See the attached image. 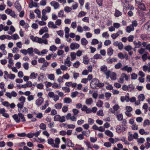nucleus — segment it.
Masks as SVG:
<instances>
[{"instance_id":"obj_1","label":"nucleus","mask_w":150,"mask_h":150,"mask_svg":"<svg viewBox=\"0 0 150 150\" xmlns=\"http://www.w3.org/2000/svg\"><path fill=\"white\" fill-rule=\"evenodd\" d=\"M12 117L17 123H19L21 122H24L26 121L24 115L20 112L18 114H14L12 116Z\"/></svg>"},{"instance_id":"obj_2","label":"nucleus","mask_w":150,"mask_h":150,"mask_svg":"<svg viewBox=\"0 0 150 150\" xmlns=\"http://www.w3.org/2000/svg\"><path fill=\"white\" fill-rule=\"evenodd\" d=\"M55 143H54V140L52 138H49L47 140L48 144L51 145V146L54 148H58L59 147V144L60 143V139L58 137L56 138L54 140Z\"/></svg>"},{"instance_id":"obj_3","label":"nucleus","mask_w":150,"mask_h":150,"mask_svg":"<svg viewBox=\"0 0 150 150\" xmlns=\"http://www.w3.org/2000/svg\"><path fill=\"white\" fill-rule=\"evenodd\" d=\"M30 38L33 41L39 44L44 43L46 45L48 44L47 40L46 39H42L41 38H39L37 37H34L33 35L30 36Z\"/></svg>"},{"instance_id":"obj_4","label":"nucleus","mask_w":150,"mask_h":150,"mask_svg":"<svg viewBox=\"0 0 150 150\" xmlns=\"http://www.w3.org/2000/svg\"><path fill=\"white\" fill-rule=\"evenodd\" d=\"M135 88L134 86L132 84L127 86L126 85H123L122 88V89L124 91H128L129 92H132Z\"/></svg>"},{"instance_id":"obj_5","label":"nucleus","mask_w":150,"mask_h":150,"mask_svg":"<svg viewBox=\"0 0 150 150\" xmlns=\"http://www.w3.org/2000/svg\"><path fill=\"white\" fill-rule=\"evenodd\" d=\"M54 121H59L60 122H64L66 120L64 116H61L59 115H55L54 117Z\"/></svg>"},{"instance_id":"obj_6","label":"nucleus","mask_w":150,"mask_h":150,"mask_svg":"<svg viewBox=\"0 0 150 150\" xmlns=\"http://www.w3.org/2000/svg\"><path fill=\"white\" fill-rule=\"evenodd\" d=\"M99 82V80L96 78L93 79L90 83L91 87L93 89H97V86Z\"/></svg>"},{"instance_id":"obj_7","label":"nucleus","mask_w":150,"mask_h":150,"mask_svg":"<svg viewBox=\"0 0 150 150\" xmlns=\"http://www.w3.org/2000/svg\"><path fill=\"white\" fill-rule=\"evenodd\" d=\"M5 12L6 14L9 15L14 18H16V15L14 11H12L11 9L7 8L5 11Z\"/></svg>"},{"instance_id":"obj_8","label":"nucleus","mask_w":150,"mask_h":150,"mask_svg":"<svg viewBox=\"0 0 150 150\" xmlns=\"http://www.w3.org/2000/svg\"><path fill=\"white\" fill-rule=\"evenodd\" d=\"M62 139L65 144H67V146L71 147H74V144H73L71 140L69 139H66L64 137H62Z\"/></svg>"},{"instance_id":"obj_9","label":"nucleus","mask_w":150,"mask_h":150,"mask_svg":"<svg viewBox=\"0 0 150 150\" xmlns=\"http://www.w3.org/2000/svg\"><path fill=\"white\" fill-rule=\"evenodd\" d=\"M121 70L122 71H126L127 73H131L132 71V68L131 67H128L127 65L121 68Z\"/></svg>"},{"instance_id":"obj_10","label":"nucleus","mask_w":150,"mask_h":150,"mask_svg":"<svg viewBox=\"0 0 150 150\" xmlns=\"http://www.w3.org/2000/svg\"><path fill=\"white\" fill-rule=\"evenodd\" d=\"M126 130L125 127L123 125H117L116 128V132L118 133H120Z\"/></svg>"},{"instance_id":"obj_11","label":"nucleus","mask_w":150,"mask_h":150,"mask_svg":"<svg viewBox=\"0 0 150 150\" xmlns=\"http://www.w3.org/2000/svg\"><path fill=\"white\" fill-rule=\"evenodd\" d=\"M50 4L52 6L54 7V9L55 10L58 8L60 6L58 2L54 1L51 2Z\"/></svg>"},{"instance_id":"obj_12","label":"nucleus","mask_w":150,"mask_h":150,"mask_svg":"<svg viewBox=\"0 0 150 150\" xmlns=\"http://www.w3.org/2000/svg\"><path fill=\"white\" fill-rule=\"evenodd\" d=\"M29 6L30 8H32L34 7L38 8V3L33 2V0H29Z\"/></svg>"},{"instance_id":"obj_13","label":"nucleus","mask_w":150,"mask_h":150,"mask_svg":"<svg viewBox=\"0 0 150 150\" xmlns=\"http://www.w3.org/2000/svg\"><path fill=\"white\" fill-rule=\"evenodd\" d=\"M44 101L43 98L42 97H40L36 100L35 104L37 106H39L43 103Z\"/></svg>"},{"instance_id":"obj_14","label":"nucleus","mask_w":150,"mask_h":150,"mask_svg":"<svg viewBox=\"0 0 150 150\" xmlns=\"http://www.w3.org/2000/svg\"><path fill=\"white\" fill-rule=\"evenodd\" d=\"M117 61V59L116 58H108L106 59L107 62L108 64H111L113 62H116Z\"/></svg>"},{"instance_id":"obj_15","label":"nucleus","mask_w":150,"mask_h":150,"mask_svg":"<svg viewBox=\"0 0 150 150\" xmlns=\"http://www.w3.org/2000/svg\"><path fill=\"white\" fill-rule=\"evenodd\" d=\"M65 117V118H66L67 120H70L73 121L75 120V117L74 115L71 116V114L70 113H68Z\"/></svg>"},{"instance_id":"obj_16","label":"nucleus","mask_w":150,"mask_h":150,"mask_svg":"<svg viewBox=\"0 0 150 150\" xmlns=\"http://www.w3.org/2000/svg\"><path fill=\"white\" fill-rule=\"evenodd\" d=\"M15 7L18 11L20 12L22 10L21 6L18 1H17L15 2Z\"/></svg>"},{"instance_id":"obj_17","label":"nucleus","mask_w":150,"mask_h":150,"mask_svg":"<svg viewBox=\"0 0 150 150\" xmlns=\"http://www.w3.org/2000/svg\"><path fill=\"white\" fill-rule=\"evenodd\" d=\"M48 31V29L46 26L42 27L39 32V34L40 35H42L44 33L47 32Z\"/></svg>"},{"instance_id":"obj_18","label":"nucleus","mask_w":150,"mask_h":150,"mask_svg":"<svg viewBox=\"0 0 150 150\" xmlns=\"http://www.w3.org/2000/svg\"><path fill=\"white\" fill-rule=\"evenodd\" d=\"M64 64L68 67H70L71 65V62L70 61L69 57H67V58L64 61Z\"/></svg>"},{"instance_id":"obj_19","label":"nucleus","mask_w":150,"mask_h":150,"mask_svg":"<svg viewBox=\"0 0 150 150\" xmlns=\"http://www.w3.org/2000/svg\"><path fill=\"white\" fill-rule=\"evenodd\" d=\"M134 29V28L133 26H127L126 29V31L128 33H130L131 31H133Z\"/></svg>"},{"instance_id":"obj_20","label":"nucleus","mask_w":150,"mask_h":150,"mask_svg":"<svg viewBox=\"0 0 150 150\" xmlns=\"http://www.w3.org/2000/svg\"><path fill=\"white\" fill-rule=\"evenodd\" d=\"M133 43L136 48H139L142 45V43L139 41L134 40L133 42Z\"/></svg>"},{"instance_id":"obj_21","label":"nucleus","mask_w":150,"mask_h":150,"mask_svg":"<svg viewBox=\"0 0 150 150\" xmlns=\"http://www.w3.org/2000/svg\"><path fill=\"white\" fill-rule=\"evenodd\" d=\"M48 26L49 28H57V27L56 25L54 24V23L52 21H50L48 23Z\"/></svg>"},{"instance_id":"obj_22","label":"nucleus","mask_w":150,"mask_h":150,"mask_svg":"<svg viewBox=\"0 0 150 150\" xmlns=\"http://www.w3.org/2000/svg\"><path fill=\"white\" fill-rule=\"evenodd\" d=\"M107 54L109 56H111L112 55L113 52V50L111 47L108 48L107 50Z\"/></svg>"},{"instance_id":"obj_23","label":"nucleus","mask_w":150,"mask_h":150,"mask_svg":"<svg viewBox=\"0 0 150 150\" xmlns=\"http://www.w3.org/2000/svg\"><path fill=\"white\" fill-rule=\"evenodd\" d=\"M28 54H29L30 56H33L34 54L33 49L32 47L28 48L27 49Z\"/></svg>"},{"instance_id":"obj_24","label":"nucleus","mask_w":150,"mask_h":150,"mask_svg":"<svg viewBox=\"0 0 150 150\" xmlns=\"http://www.w3.org/2000/svg\"><path fill=\"white\" fill-rule=\"evenodd\" d=\"M70 29L68 27H66L64 29L65 32V37L66 38H67L69 35V33Z\"/></svg>"},{"instance_id":"obj_25","label":"nucleus","mask_w":150,"mask_h":150,"mask_svg":"<svg viewBox=\"0 0 150 150\" xmlns=\"http://www.w3.org/2000/svg\"><path fill=\"white\" fill-rule=\"evenodd\" d=\"M64 103H69L71 102V99L68 97H65L63 99Z\"/></svg>"},{"instance_id":"obj_26","label":"nucleus","mask_w":150,"mask_h":150,"mask_svg":"<svg viewBox=\"0 0 150 150\" xmlns=\"http://www.w3.org/2000/svg\"><path fill=\"white\" fill-rule=\"evenodd\" d=\"M93 102V101L92 98H90L86 100L85 103L86 105H91Z\"/></svg>"},{"instance_id":"obj_27","label":"nucleus","mask_w":150,"mask_h":150,"mask_svg":"<svg viewBox=\"0 0 150 150\" xmlns=\"http://www.w3.org/2000/svg\"><path fill=\"white\" fill-rule=\"evenodd\" d=\"M105 134L108 136L112 137L113 136V133L109 130H106L105 132Z\"/></svg>"},{"instance_id":"obj_28","label":"nucleus","mask_w":150,"mask_h":150,"mask_svg":"<svg viewBox=\"0 0 150 150\" xmlns=\"http://www.w3.org/2000/svg\"><path fill=\"white\" fill-rule=\"evenodd\" d=\"M116 74L115 72H112L110 75V77L111 80H115L116 79Z\"/></svg>"},{"instance_id":"obj_29","label":"nucleus","mask_w":150,"mask_h":150,"mask_svg":"<svg viewBox=\"0 0 150 150\" xmlns=\"http://www.w3.org/2000/svg\"><path fill=\"white\" fill-rule=\"evenodd\" d=\"M81 44L83 45H86L88 43V41L85 38H82L81 40Z\"/></svg>"},{"instance_id":"obj_30","label":"nucleus","mask_w":150,"mask_h":150,"mask_svg":"<svg viewBox=\"0 0 150 150\" xmlns=\"http://www.w3.org/2000/svg\"><path fill=\"white\" fill-rule=\"evenodd\" d=\"M100 69V71L104 73L107 70L108 68L106 66L104 65L101 67Z\"/></svg>"},{"instance_id":"obj_31","label":"nucleus","mask_w":150,"mask_h":150,"mask_svg":"<svg viewBox=\"0 0 150 150\" xmlns=\"http://www.w3.org/2000/svg\"><path fill=\"white\" fill-rule=\"evenodd\" d=\"M38 76V74L37 73H35L34 72H32L31 73L29 77L30 79H35L36 78L37 76Z\"/></svg>"},{"instance_id":"obj_32","label":"nucleus","mask_w":150,"mask_h":150,"mask_svg":"<svg viewBox=\"0 0 150 150\" xmlns=\"http://www.w3.org/2000/svg\"><path fill=\"white\" fill-rule=\"evenodd\" d=\"M138 7L140 9L142 10L145 11L146 10L145 5L143 3L139 4Z\"/></svg>"},{"instance_id":"obj_33","label":"nucleus","mask_w":150,"mask_h":150,"mask_svg":"<svg viewBox=\"0 0 150 150\" xmlns=\"http://www.w3.org/2000/svg\"><path fill=\"white\" fill-rule=\"evenodd\" d=\"M145 98L143 94H140L138 97V100L141 101H143Z\"/></svg>"},{"instance_id":"obj_34","label":"nucleus","mask_w":150,"mask_h":150,"mask_svg":"<svg viewBox=\"0 0 150 150\" xmlns=\"http://www.w3.org/2000/svg\"><path fill=\"white\" fill-rule=\"evenodd\" d=\"M24 104V103L21 102L19 103H18L17 105V106L18 108V111L19 112H20V110H21V108H22L23 107Z\"/></svg>"},{"instance_id":"obj_35","label":"nucleus","mask_w":150,"mask_h":150,"mask_svg":"<svg viewBox=\"0 0 150 150\" xmlns=\"http://www.w3.org/2000/svg\"><path fill=\"white\" fill-rule=\"evenodd\" d=\"M39 127L41 129L45 130L46 128V125L44 123H41L39 125Z\"/></svg>"},{"instance_id":"obj_36","label":"nucleus","mask_w":150,"mask_h":150,"mask_svg":"<svg viewBox=\"0 0 150 150\" xmlns=\"http://www.w3.org/2000/svg\"><path fill=\"white\" fill-rule=\"evenodd\" d=\"M109 36V35L108 32H104L102 34V37L106 39L108 38Z\"/></svg>"},{"instance_id":"obj_37","label":"nucleus","mask_w":150,"mask_h":150,"mask_svg":"<svg viewBox=\"0 0 150 150\" xmlns=\"http://www.w3.org/2000/svg\"><path fill=\"white\" fill-rule=\"evenodd\" d=\"M49 105V103H48V100H46L45 102V104L44 105L42 106L41 107H40V109L42 110H43L45 109L46 107L48 106Z\"/></svg>"},{"instance_id":"obj_38","label":"nucleus","mask_w":150,"mask_h":150,"mask_svg":"<svg viewBox=\"0 0 150 150\" xmlns=\"http://www.w3.org/2000/svg\"><path fill=\"white\" fill-rule=\"evenodd\" d=\"M54 106L57 109H60L62 106V104L61 103H56L54 105Z\"/></svg>"},{"instance_id":"obj_39","label":"nucleus","mask_w":150,"mask_h":150,"mask_svg":"<svg viewBox=\"0 0 150 150\" xmlns=\"http://www.w3.org/2000/svg\"><path fill=\"white\" fill-rule=\"evenodd\" d=\"M122 15V13L118 10L116 9L115 13V16L116 17H118Z\"/></svg>"},{"instance_id":"obj_40","label":"nucleus","mask_w":150,"mask_h":150,"mask_svg":"<svg viewBox=\"0 0 150 150\" xmlns=\"http://www.w3.org/2000/svg\"><path fill=\"white\" fill-rule=\"evenodd\" d=\"M44 77V74L42 73H40L39 74V76L38 78V80L39 81H42Z\"/></svg>"},{"instance_id":"obj_41","label":"nucleus","mask_w":150,"mask_h":150,"mask_svg":"<svg viewBox=\"0 0 150 150\" xmlns=\"http://www.w3.org/2000/svg\"><path fill=\"white\" fill-rule=\"evenodd\" d=\"M26 98L23 96H21L18 98V100L21 103H24L25 101Z\"/></svg>"},{"instance_id":"obj_42","label":"nucleus","mask_w":150,"mask_h":150,"mask_svg":"<svg viewBox=\"0 0 150 150\" xmlns=\"http://www.w3.org/2000/svg\"><path fill=\"white\" fill-rule=\"evenodd\" d=\"M72 10L71 7L68 6H65L64 8V10L66 13H68L70 12Z\"/></svg>"},{"instance_id":"obj_43","label":"nucleus","mask_w":150,"mask_h":150,"mask_svg":"<svg viewBox=\"0 0 150 150\" xmlns=\"http://www.w3.org/2000/svg\"><path fill=\"white\" fill-rule=\"evenodd\" d=\"M47 78L51 80H54L55 76L53 74H51L48 75Z\"/></svg>"},{"instance_id":"obj_44","label":"nucleus","mask_w":150,"mask_h":150,"mask_svg":"<svg viewBox=\"0 0 150 150\" xmlns=\"http://www.w3.org/2000/svg\"><path fill=\"white\" fill-rule=\"evenodd\" d=\"M83 135L85 136L86 137H89L90 135V130H88V131H83L82 132Z\"/></svg>"},{"instance_id":"obj_45","label":"nucleus","mask_w":150,"mask_h":150,"mask_svg":"<svg viewBox=\"0 0 150 150\" xmlns=\"http://www.w3.org/2000/svg\"><path fill=\"white\" fill-rule=\"evenodd\" d=\"M83 62L84 64H87L89 62L88 57L87 56H85L83 57Z\"/></svg>"},{"instance_id":"obj_46","label":"nucleus","mask_w":150,"mask_h":150,"mask_svg":"<svg viewBox=\"0 0 150 150\" xmlns=\"http://www.w3.org/2000/svg\"><path fill=\"white\" fill-rule=\"evenodd\" d=\"M117 118L118 121H121L123 120V117L122 114H119L117 115Z\"/></svg>"},{"instance_id":"obj_47","label":"nucleus","mask_w":150,"mask_h":150,"mask_svg":"<svg viewBox=\"0 0 150 150\" xmlns=\"http://www.w3.org/2000/svg\"><path fill=\"white\" fill-rule=\"evenodd\" d=\"M52 87L54 88H59L61 87L60 85H59L56 83H52Z\"/></svg>"},{"instance_id":"obj_48","label":"nucleus","mask_w":150,"mask_h":150,"mask_svg":"<svg viewBox=\"0 0 150 150\" xmlns=\"http://www.w3.org/2000/svg\"><path fill=\"white\" fill-rule=\"evenodd\" d=\"M149 125H150V121L148 119L144 120L143 123V126L145 127Z\"/></svg>"},{"instance_id":"obj_49","label":"nucleus","mask_w":150,"mask_h":150,"mask_svg":"<svg viewBox=\"0 0 150 150\" xmlns=\"http://www.w3.org/2000/svg\"><path fill=\"white\" fill-rule=\"evenodd\" d=\"M99 42L97 39H93L92 40L91 44L93 45H96L98 44Z\"/></svg>"},{"instance_id":"obj_50","label":"nucleus","mask_w":150,"mask_h":150,"mask_svg":"<svg viewBox=\"0 0 150 150\" xmlns=\"http://www.w3.org/2000/svg\"><path fill=\"white\" fill-rule=\"evenodd\" d=\"M145 139L144 138L141 137L138 139L137 141L139 144H143L145 142Z\"/></svg>"},{"instance_id":"obj_51","label":"nucleus","mask_w":150,"mask_h":150,"mask_svg":"<svg viewBox=\"0 0 150 150\" xmlns=\"http://www.w3.org/2000/svg\"><path fill=\"white\" fill-rule=\"evenodd\" d=\"M148 54V52H145L144 54L142 55V58L143 61H145L146 60Z\"/></svg>"},{"instance_id":"obj_52","label":"nucleus","mask_w":150,"mask_h":150,"mask_svg":"<svg viewBox=\"0 0 150 150\" xmlns=\"http://www.w3.org/2000/svg\"><path fill=\"white\" fill-rule=\"evenodd\" d=\"M128 141H132L134 138V137H133V134H130V132H128Z\"/></svg>"},{"instance_id":"obj_53","label":"nucleus","mask_w":150,"mask_h":150,"mask_svg":"<svg viewBox=\"0 0 150 150\" xmlns=\"http://www.w3.org/2000/svg\"><path fill=\"white\" fill-rule=\"evenodd\" d=\"M122 76L123 79H125L126 81H128L129 79V76L127 75L125 73H122L121 74Z\"/></svg>"},{"instance_id":"obj_54","label":"nucleus","mask_w":150,"mask_h":150,"mask_svg":"<svg viewBox=\"0 0 150 150\" xmlns=\"http://www.w3.org/2000/svg\"><path fill=\"white\" fill-rule=\"evenodd\" d=\"M104 74L106 75V79H108L110 77L111 73L110 71L108 70H107Z\"/></svg>"},{"instance_id":"obj_55","label":"nucleus","mask_w":150,"mask_h":150,"mask_svg":"<svg viewBox=\"0 0 150 150\" xmlns=\"http://www.w3.org/2000/svg\"><path fill=\"white\" fill-rule=\"evenodd\" d=\"M34 12L37 14L38 17L39 18H41V13L40 10L36 9L35 10Z\"/></svg>"},{"instance_id":"obj_56","label":"nucleus","mask_w":150,"mask_h":150,"mask_svg":"<svg viewBox=\"0 0 150 150\" xmlns=\"http://www.w3.org/2000/svg\"><path fill=\"white\" fill-rule=\"evenodd\" d=\"M103 102L100 100H98L96 103V105L98 107H102V105L103 104Z\"/></svg>"},{"instance_id":"obj_57","label":"nucleus","mask_w":150,"mask_h":150,"mask_svg":"<svg viewBox=\"0 0 150 150\" xmlns=\"http://www.w3.org/2000/svg\"><path fill=\"white\" fill-rule=\"evenodd\" d=\"M97 4L99 6H102L103 5V0H96Z\"/></svg>"},{"instance_id":"obj_58","label":"nucleus","mask_w":150,"mask_h":150,"mask_svg":"<svg viewBox=\"0 0 150 150\" xmlns=\"http://www.w3.org/2000/svg\"><path fill=\"white\" fill-rule=\"evenodd\" d=\"M97 115L98 116H103L104 115L103 110L102 109L99 110L97 112Z\"/></svg>"},{"instance_id":"obj_59","label":"nucleus","mask_w":150,"mask_h":150,"mask_svg":"<svg viewBox=\"0 0 150 150\" xmlns=\"http://www.w3.org/2000/svg\"><path fill=\"white\" fill-rule=\"evenodd\" d=\"M71 60L72 61L75 59V53L72 52L70 54Z\"/></svg>"},{"instance_id":"obj_60","label":"nucleus","mask_w":150,"mask_h":150,"mask_svg":"<svg viewBox=\"0 0 150 150\" xmlns=\"http://www.w3.org/2000/svg\"><path fill=\"white\" fill-rule=\"evenodd\" d=\"M57 47L54 45L51 46L50 48V50L52 51H55L57 50Z\"/></svg>"},{"instance_id":"obj_61","label":"nucleus","mask_w":150,"mask_h":150,"mask_svg":"<svg viewBox=\"0 0 150 150\" xmlns=\"http://www.w3.org/2000/svg\"><path fill=\"white\" fill-rule=\"evenodd\" d=\"M63 90L65 91V93H69L70 92V90L69 88L66 87H63L62 88Z\"/></svg>"},{"instance_id":"obj_62","label":"nucleus","mask_w":150,"mask_h":150,"mask_svg":"<svg viewBox=\"0 0 150 150\" xmlns=\"http://www.w3.org/2000/svg\"><path fill=\"white\" fill-rule=\"evenodd\" d=\"M137 77V75L135 73H132L131 74V79H136Z\"/></svg>"},{"instance_id":"obj_63","label":"nucleus","mask_w":150,"mask_h":150,"mask_svg":"<svg viewBox=\"0 0 150 150\" xmlns=\"http://www.w3.org/2000/svg\"><path fill=\"white\" fill-rule=\"evenodd\" d=\"M138 52L140 54H143L145 53V49L141 48L138 50Z\"/></svg>"},{"instance_id":"obj_64","label":"nucleus","mask_w":150,"mask_h":150,"mask_svg":"<svg viewBox=\"0 0 150 150\" xmlns=\"http://www.w3.org/2000/svg\"><path fill=\"white\" fill-rule=\"evenodd\" d=\"M140 37L142 40H146L148 38L147 35L145 34H142Z\"/></svg>"}]
</instances>
